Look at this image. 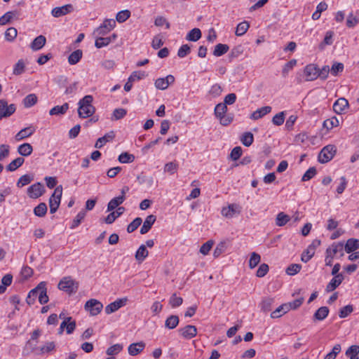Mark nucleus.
<instances>
[{
    "mask_svg": "<svg viewBox=\"0 0 359 359\" xmlns=\"http://www.w3.org/2000/svg\"><path fill=\"white\" fill-rule=\"evenodd\" d=\"M142 220L140 217H136L132 222H130L128 227L127 231L128 233H132L135 231L142 224Z\"/></svg>",
    "mask_w": 359,
    "mask_h": 359,
    "instance_id": "e2e57ef3",
    "label": "nucleus"
},
{
    "mask_svg": "<svg viewBox=\"0 0 359 359\" xmlns=\"http://www.w3.org/2000/svg\"><path fill=\"white\" fill-rule=\"evenodd\" d=\"M344 247V250L347 253H351L359 248V240L355 238H350L346 241V243Z\"/></svg>",
    "mask_w": 359,
    "mask_h": 359,
    "instance_id": "5701e85b",
    "label": "nucleus"
},
{
    "mask_svg": "<svg viewBox=\"0 0 359 359\" xmlns=\"http://www.w3.org/2000/svg\"><path fill=\"white\" fill-rule=\"evenodd\" d=\"M24 161L25 159L23 158L18 157L6 165V169L9 172H13L20 168L23 164Z\"/></svg>",
    "mask_w": 359,
    "mask_h": 359,
    "instance_id": "c756f323",
    "label": "nucleus"
},
{
    "mask_svg": "<svg viewBox=\"0 0 359 359\" xmlns=\"http://www.w3.org/2000/svg\"><path fill=\"white\" fill-rule=\"evenodd\" d=\"M69 109V104L65 103L62 106H55L49 111V114L50 116L53 115H63Z\"/></svg>",
    "mask_w": 359,
    "mask_h": 359,
    "instance_id": "bb28decb",
    "label": "nucleus"
},
{
    "mask_svg": "<svg viewBox=\"0 0 359 359\" xmlns=\"http://www.w3.org/2000/svg\"><path fill=\"white\" fill-rule=\"evenodd\" d=\"M359 346L352 345L346 351V355L349 356L350 359H359Z\"/></svg>",
    "mask_w": 359,
    "mask_h": 359,
    "instance_id": "79ce46f5",
    "label": "nucleus"
},
{
    "mask_svg": "<svg viewBox=\"0 0 359 359\" xmlns=\"http://www.w3.org/2000/svg\"><path fill=\"white\" fill-rule=\"evenodd\" d=\"M125 211L124 207H118L116 212H112L109 213L105 218L104 222L106 224H112L115 219L120 217Z\"/></svg>",
    "mask_w": 359,
    "mask_h": 359,
    "instance_id": "4be33fe9",
    "label": "nucleus"
},
{
    "mask_svg": "<svg viewBox=\"0 0 359 359\" xmlns=\"http://www.w3.org/2000/svg\"><path fill=\"white\" fill-rule=\"evenodd\" d=\"M180 334L185 339H190L194 337L197 334V329L194 325H188L179 329Z\"/></svg>",
    "mask_w": 359,
    "mask_h": 359,
    "instance_id": "9b49d317",
    "label": "nucleus"
},
{
    "mask_svg": "<svg viewBox=\"0 0 359 359\" xmlns=\"http://www.w3.org/2000/svg\"><path fill=\"white\" fill-rule=\"evenodd\" d=\"M33 180V177L29 175H22L18 181L17 182V187L21 188L28 184H29Z\"/></svg>",
    "mask_w": 359,
    "mask_h": 359,
    "instance_id": "de8ad7c7",
    "label": "nucleus"
},
{
    "mask_svg": "<svg viewBox=\"0 0 359 359\" xmlns=\"http://www.w3.org/2000/svg\"><path fill=\"white\" fill-rule=\"evenodd\" d=\"M329 309L327 306L320 307L313 315L314 320H323L329 314Z\"/></svg>",
    "mask_w": 359,
    "mask_h": 359,
    "instance_id": "393cba45",
    "label": "nucleus"
},
{
    "mask_svg": "<svg viewBox=\"0 0 359 359\" xmlns=\"http://www.w3.org/2000/svg\"><path fill=\"white\" fill-rule=\"evenodd\" d=\"M93 97L88 95L84 96L79 101L78 114L81 118L90 117L95 111V108L93 105Z\"/></svg>",
    "mask_w": 359,
    "mask_h": 359,
    "instance_id": "f257e3e1",
    "label": "nucleus"
},
{
    "mask_svg": "<svg viewBox=\"0 0 359 359\" xmlns=\"http://www.w3.org/2000/svg\"><path fill=\"white\" fill-rule=\"evenodd\" d=\"M95 46L97 48L108 46L111 42V37L95 36Z\"/></svg>",
    "mask_w": 359,
    "mask_h": 359,
    "instance_id": "e433bc0d",
    "label": "nucleus"
},
{
    "mask_svg": "<svg viewBox=\"0 0 359 359\" xmlns=\"http://www.w3.org/2000/svg\"><path fill=\"white\" fill-rule=\"evenodd\" d=\"M156 219V217L154 215H148L140 229V233L145 234L147 233L151 228L152 225L154 224Z\"/></svg>",
    "mask_w": 359,
    "mask_h": 359,
    "instance_id": "f3484780",
    "label": "nucleus"
},
{
    "mask_svg": "<svg viewBox=\"0 0 359 359\" xmlns=\"http://www.w3.org/2000/svg\"><path fill=\"white\" fill-rule=\"evenodd\" d=\"M289 311L288 306L286 304H283L279 306L276 310L271 312V318H278L281 317L285 313Z\"/></svg>",
    "mask_w": 359,
    "mask_h": 359,
    "instance_id": "7c9ffc66",
    "label": "nucleus"
},
{
    "mask_svg": "<svg viewBox=\"0 0 359 359\" xmlns=\"http://www.w3.org/2000/svg\"><path fill=\"white\" fill-rule=\"evenodd\" d=\"M25 69V63L22 59L19 60L13 67V74L14 75L22 74Z\"/></svg>",
    "mask_w": 359,
    "mask_h": 359,
    "instance_id": "37998d69",
    "label": "nucleus"
},
{
    "mask_svg": "<svg viewBox=\"0 0 359 359\" xmlns=\"http://www.w3.org/2000/svg\"><path fill=\"white\" fill-rule=\"evenodd\" d=\"M183 303V299L177 297L175 293L172 294L169 299V304L172 308H176L181 306Z\"/></svg>",
    "mask_w": 359,
    "mask_h": 359,
    "instance_id": "864d4df0",
    "label": "nucleus"
},
{
    "mask_svg": "<svg viewBox=\"0 0 359 359\" xmlns=\"http://www.w3.org/2000/svg\"><path fill=\"white\" fill-rule=\"evenodd\" d=\"M315 251L308 247L307 249L303 252L301 260L306 263L313 257Z\"/></svg>",
    "mask_w": 359,
    "mask_h": 359,
    "instance_id": "774afa93",
    "label": "nucleus"
},
{
    "mask_svg": "<svg viewBox=\"0 0 359 359\" xmlns=\"http://www.w3.org/2000/svg\"><path fill=\"white\" fill-rule=\"evenodd\" d=\"M82 55H83V52L81 50L77 49V50H74L69 55V56L68 57L69 63L72 65H76V63H78L80 61V60L82 57Z\"/></svg>",
    "mask_w": 359,
    "mask_h": 359,
    "instance_id": "473e14b6",
    "label": "nucleus"
},
{
    "mask_svg": "<svg viewBox=\"0 0 359 359\" xmlns=\"http://www.w3.org/2000/svg\"><path fill=\"white\" fill-rule=\"evenodd\" d=\"M122 350H123V346L120 344H116L109 347L106 351V353L108 355L112 356L114 355H117Z\"/></svg>",
    "mask_w": 359,
    "mask_h": 359,
    "instance_id": "8fccbe9b",
    "label": "nucleus"
},
{
    "mask_svg": "<svg viewBox=\"0 0 359 359\" xmlns=\"http://www.w3.org/2000/svg\"><path fill=\"white\" fill-rule=\"evenodd\" d=\"M271 109L272 108L270 106H265L257 109L250 115V118L253 120H258L266 114L270 113Z\"/></svg>",
    "mask_w": 359,
    "mask_h": 359,
    "instance_id": "a211bd4d",
    "label": "nucleus"
},
{
    "mask_svg": "<svg viewBox=\"0 0 359 359\" xmlns=\"http://www.w3.org/2000/svg\"><path fill=\"white\" fill-rule=\"evenodd\" d=\"M18 31L15 27H11L5 32V39L8 41H13L17 36Z\"/></svg>",
    "mask_w": 359,
    "mask_h": 359,
    "instance_id": "3c124183",
    "label": "nucleus"
},
{
    "mask_svg": "<svg viewBox=\"0 0 359 359\" xmlns=\"http://www.w3.org/2000/svg\"><path fill=\"white\" fill-rule=\"evenodd\" d=\"M62 194V185L57 186L51 196L49 198L50 212L51 214L55 213L60 204L61 197Z\"/></svg>",
    "mask_w": 359,
    "mask_h": 359,
    "instance_id": "7ed1b4c3",
    "label": "nucleus"
},
{
    "mask_svg": "<svg viewBox=\"0 0 359 359\" xmlns=\"http://www.w3.org/2000/svg\"><path fill=\"white\" fill-rule=\"evenodd\" d=\"M33 151L32 146L29 143H23L18 146V152L23 156H29Z\"/></svg>",
    "mask_w": 359,
    "mask_h": 359,
    "instance_id": "2f4dec72",
    "label": "nucleus"
},
{
    "mask_svg": "<svg viewBox=\"0 0 359 359\" xmlns=\"http://www.w3.org/2000/svg\"><path fill=\"white\" fill-rule=\"evenodd\" d=\"M250 25L247 21L240 22L236 27V35L238 36H243L246 33Z\"/></svg>",
    "mask_w": 359,
    "mask_h": 359,
    "instance_id": "a19ab883",
    "label": "nucleus"
},
{
    "mask_svg": "<svg viewBox=\"0 0 359 359\" xmlns=\"http://www.w3.org/2000/svg\"><path fill=\"white\" fill-rule=\"evenodd\" d=\"M84 309L93 316L98 315L103 309V304L95 299H90L84 305Z\"/></svg>",
    "mask_w": 359,
    "mask_h": 359,
    "instance_id": "423d86ee",
    "label": "nucleus"
},
{
    "mask_svg": "<svg viewBox=\"0 0 359 359\" xmlns=\"http://www.w3.org/2000/svg\"><path fill=\"white\" fill-rule=\"evenodd\" d=\"M290 220V217L283 212H279L276 217L275 223L278 226H283Z\"/></svg>",
    "mask_w": 359,
    "mask_h": 359,
    "instance_id": "cd10ccee",
    "label": "nucleus"
},
{
    "mask_svg": "<svg viewBox=\"0 0 359 359\" xmlns=\"http://www.w3.org/2000/svg\"><path fill=\"white\" fill-rule=\"evenodd\" d=\"M127 114V111L123 108L115 109L113 111L111 119L112 121H117L123 118Z\"/></svg>",
    "mask_w": 359,
    "mask_h": 359,
    "instance_id": "09e8293b",
    "label": "nucleus"
},
{
    "mask_svg": "<svg viewBox=\"0 0 359 359\" xmlns=\"http://www.w3.org/2000/svg\"><path fill=\"white\" fill-rule=\"evenodd\" d=\"M127 302L126 298L123 299H118L116 301L110 303L105 307V312L107 314H111L117 310H118L120 308L123 306Z\"/></svg>",
    "mask_w": 359,
    "mask_h": 359,
    "instance_id": "4468645a",
    "label": "nucleus"
},
{
    "mask_svg": "<svg viewBox=\"0 0 359 359\" xmlns=\"http://www.w3.org/2000/svg\"><path fill=\"white\" fill-rule=\"evenodd\" d=\"M201 37V30L198 28H194L188 33L186 39L190 41H197Z\"/></svg>",
    "mask_w": 359,
    "mask_h": 359,
    "instance_id": "c9c22d12",
    "label": "nucleus"
},
{
    "mask_svg": "<svg viewBox=\"0 0 359 359\" xmlns=\"http://www.w3.org/2000/svg\"><path fill=\"white\" fill-rule=\"evenodd\" d=\"M47 212V205L45 203H40L34 209V213L36 216L42 217L46 215Z\"/></svg>",
    "mask_w": 359,
    "mask_h": 359,
    "instance_id": "ea45409f",
    "label": "nucleus"
},
{
    "mask_svg": "<svg viewBox=\"0 0 359 359\" xmlns=\"http://www.w3.org/2000/svg\"><path fill=\"white\" fill-rule=\"evenodd\" d=\"M341 349L339 344H335L332 348V351L328 353L324 358V359H335L337 354L340 353Z\"/></svg>",
    "mask_w": 359,
    "mask_h": 359,
    "instance_id": "338daca9",
    "label": "nucleus"
},
{
    "mask_svg": "<svg viewBox=\"0 0 359 359\" xmlns=\"http://www.w3.org/2000/svg\"><path fill=\"white\" fill-rule=\"evenodd\" d=\"M261 257L259 254L256 252H252L251 254L250 260H249V266L250 269H254L256 267L258 264L260 262Z\"/></svg>",
    "mask_w": 359,
    "mask_h": 359,
    "instance_id": "0e129e2a",
    "label": "nucleus"
},
{
    "mask_svg": "<svg viewBox=\"0 0 359 359\" xmlns=\"http://www.w3.org/2000/svg\"><path fill=\"white\" fill-rule=\"evenodd\" d=\"M118 160L121 163H132L135 160V156L127 152H123L119 155Z\"/></svg>",
    "mask_w": 359,
    "mask_h": 359,
    "instance_id": "a18cd8bd",
    "label": "nucleus"
},
{
    "mask_svg": "<svg viewBox=\"0 0 359 359\" xmlns=\"http://www.w3.org/2000/svg\"><path fill=\"white\" fill-rule=\"evenodd\" d=\"M285 111H280L276 114L272 118V123L273 125L279 126H281L285 121Z\"/></svg>",
    "mask_w": 359,
    "mask_h": 359,
    "instance_id": "13d9d810",
    "label": "nucleus"
},
{
    "mask_svg": "<svg viewBox=\"0 0 359 359\" xmlns=\"http://www.w3.org/2000/svg\"><path fill=\"white\" fill-rule=\"evenodd\" d=\"M240 140L244 146L250 147L254 141V136L252 133L245 132L242 135Z\"/></svg>",
    "mask_w": 359,
    "mask_h": 359,
    "instance_id": "58836bf2",
    "label": "nucleus"
},
{
    "mask_svg": "<svg viewBox=\"0 0 359 359\" xmlns=\"http://www.w3.org/2000/svg\"><path fill=\"white\" fill-rule=\"evenodd\" d=\"M337 126H339V120L335 116L326 119L323 122V127L327 128V130H331Z\"/></svg>",
    "mask_w": 359,
    "mask_h": 359,
    "instance_id": "603ef678",
    "label": "nucleus"
},
{
    "mask_svg": "<svg viewBox=\"0 0 359 359\" xmlns=\"http://www.w3.org/2000/svg\"><path fill=\"white\" fill-rule=\"evenodd\" d=\"M130 17V11L128 10H123L119 11L116 16V20L121 23L126 21Z\"/></svg>",
    "mask_w": 359,
    "mask_h": 359,
    "instance_id": "4d7b16f0",
    "label": "nucleus"
},
{
    "mask_svg": "<svg viewBox=\"0 0 359 359\" xmlns=\"http://www.w3.org/2000/svg\"><path fill=\"white\" fill-rule=\"evenodd\" d=\"M114 137L115 133L111 130L106 133L103 137L98 138L95 144V147L97 149H101L107 142L114 140Z\"/></svg>",
    "mask_w": 359,
    "mask_h": 359,
    "instance_id": "dca6fc26",
    "label": "nucleus"
},
{
    "mask_svg": "<svg viewBox=\"0 0 359 359\" xmlns=\"http://www.w3.org/2000/svg\"><path fill=\"white\" fill-rule=\"evenodd\" d=\"M144 346L145 344L142 341L131 344L128 348V353L133 356L137 355L143 351Z\"/></svg>",
    "mask_w": 359,
    "mask_h": 359,
    "instance_id": "412c9836",
    "label": "nucleus"
},
{
    "mask_svg": "<svg viewBox=\"0 0 359 359\" xmlns=\"http://www.w3.org/2000/svg\"><path fill=\"white\" fill-rule=\"evenodd\" d=\"M125 199V196H119L112 198L107 205V211H111L115 208H118L119 205L123 203Z\"/></svg>",
    "mask_w": 359,
    "mask_h": 359,
    "instance_id": "b1692460",
    "label": "nucleus"
},
{
    "mask_svg": "<svg viewBox=\"0 0 359 359\" xmlns=\"http://www.w3.org/2000/svg\"><path fill=\"white\" fill-rule=\"evenodd\" d=\"M55 345L53 341H48L43 346L40 347L39 351L36 353L38 354H43L46 353H49L55 349Z\"/></svg>",
    "mask_w": 359,
    "mask_h": 359,
    "instance_id": "6e6d98bb",
    "label": "nucleus"
},
{
    "mask_svg": "<svg viewBox=\"0 0 359 359\" xmlns=\"http://www.w3.org/2000/svg\"><path fill=\"white\" fill-rule=\"evenodd\" d=\"M41 287L39 291V302L41 304H45L49 300L48 296L47 295V288L46 285H43Z\"/></svg>",
    "mask_w": 359,
    "mask_h": 359,
    "instance_id": "680f3d73",
    "label": "nucleus"
},
{
    "mask_svg": "<svg viewBox=\"0 0 359 359\" xmlns=\"http://www.w3.org/2000/svg\"><path fill=\"white\" fill-rule=\"evenodd\" d=\"M73 10L74 7L72 4H66L60 7L54 8L51 11V14L55 18H59L72 12Z\"/></svg>",
    "mask_w": 359,
    "mask_h": 359,
    "instance_id": "ddd939ff",
    "label": "nucleus"
},
{
    "mask_svg": "<svg viewBox=\"0 0 359 359\" xmlns=\"http://www.w3.org/2000/svg\"><path fill=\"white\" fill-rule=\"evenodd\" d=\"M35 132V128L32 126L27 127L20 130L15 136L17 141H20L29 136Z\"/></svg>",
    "mask_w": 359,
    "mask_h": 359,
    "instance_id": "6ab92c4d",
    "label": "nucleus"
},
{
    "mask_svg": "<svg viewBox=\"0 0 359 359\" xmlns=\"http://www.w3.org/2000/svg\"><path fill=\"white\" fill-rule=\"evenodd\" d=\"M329 248L332 251V253L335 254V255L337 253L340 254V257H343L344 255V244L342 243H333Z\"/></svg>",
    "mask_w": 359,
    "mask_h": 359,
    "instance_id": "bf43d9fd",
    "label": "nucleus"
},
{
    "mask_svg": "<svg viewBox=\"0 0 359 359\" xmlns=\"http://www.w3.org/2000/svg\"><path fill=\"white\" fill-rule=\"evenodd\" d=\"M336 152V147L333 144H328L324 147L318 154V161L321 163L329 162L333 158Z\"/></svg>",
    "mask_w": 359,
    "mask_h": 359,
    "instance_id": "20e7f679",
    "label": "nucleus"
},
{
    "mask_svg": "<svg viewBox=\"0 0 359 359\" xmlns=\"http://www.w3.org/2000/svg\"><path fill=\"white\" fill-rule=\"evenodd\" d=\"M15 110L16 107L14 104L8 105L6 100H0V119L4 117H9Z\"/></svg>",
    "mask_w": 359,
    "mask_h": 359,
    "instance_id": "0eeeda50",
    "label": "nucleus"
},
{
    "mask_svg": "<svg viewBox=\"0 0 359 359\" xmlns=\"http://www.w3.org/2000/svg\"><path fill=\"white\" fill-rule=\"evenodd\" d=\"M137 179L140 184H146L149 187H151L154 185V178L151 176L147 177L144 175H140L137 176Z\"/></svg>",
    "mask_w": 359,
    "mask_h": 359,
    "instance_id": "49530a36",
    "label": "nucleus"
},
{
    "mask_svg": "<svg viewBox=\"0 0 359 359\" xmlns=\"http://www.w3.org/2000/svg\"><path fill=\"white\" fill-rule=\"evenodd\" d=\"M302 266L299 264H292L286 269V273L289 276H294L299 273Z\"/></svg>",
    "mask_w": 359,
    "mask_h": 359,
    "instance_id": "69168bd1",
    "label": "nucleus"
},
{
    "mask_svg": "<svg viewBox=\"0 0 359 359\" xmlns=\"http://www.w3.org/2000/svg\"><path fill=\"white\" fill-rule=\"evenodd\" d=\"M297 65V60L295 59H292L290 61H289L288 62H287L283 68V70H282V75H283V77L285 78L289 72Z\"/></svg>",
    "mask_w": 359,
    "mask_h": 359,
    "instance_id": "5fc2aeb1",
    "label": "nucleus"
},
{
    "mask_svg": "<svg viewBox=\"0 0 359 359\" xmlns=\"http://www.w3.org/2000/svg\"><path fill=\"white\" fill-rule=\"evenodd\" d=\"M237 205L235 204H231L228 207L223 208L222 210V214L226 217H232L236 211Z\"/></svg>",
    "mask_w": 359,
    "mask_h": 359,
    "instance_id": "4c0bfd02",
    "label": "nucleus"
},
{
    "mask_svg": "<svg viewBox=\"0 0 359 359\" xmlns=\"http://www.w3.org/2000/svg\"><path fill=\"white\" fill-rule=\"evenodd\" d=\"M43 285H46V283L42 281L39 283L36 287L29 291L26 299V302L29 305L33 304L35 302L36 298H39V291L42 288L41 287Z\"/></svg>",
    "mask_w": 359,
    "mask_h": 359,
    "instance_id": "9d476101",
    "label": "nucleus"
},
{
    "mask_svg": "<svg viewBox=\"0 0 359 359\" xmlns=\"http://www.w3.org/2000/svg\"><path fill=\"white\" fill-rule=\"evenodd\" d=\"M344 277L343 274L334 276L330 283L327 285L325 290L327 292H331L338 287L344 280Z\"/></svg>",
    "mask_w": 359,
    "mask_h": 359,
    "instance_id": "2eb2a0df",
    "label": "nucleus"
},
{
    "mask_svg": "<svg viewBox=\"0 0 359 359\" xmlns=\"http://www.w3.org/2000/svg\"><path fill=\"white\" fill-rule=\"evenodd\" d=\"M353 311V307L352 305L348 304L342 308H341L339 311V316L340 318H346L349 314H351Z\"/></svg>",
    "mask_w": 359,
    "mask_h": 359,
    "instance_id": "052dcab7",
    "label": "nucleus"
},
{
    "mask_svg": "<svg viewBox=\"0 0 359 359\" xmlns=\"http://www.w3.org/2000/svg\"><path fill=\"white\" fill-rule=\"evenodd\" d=\"M37 102V97L35 94H29L23 100V104L25 107H31Z\"/></svg>",
    "mask_w": 359,
    "mask_h": 359,
    "instance_id": "c03bdc74",
    "label": "nucleus"
},
{
    "mask_svg": "<svg viewBox=\"0 0 359 359\" xmlns=\"http://www.w3.org/2000/svg\"><path fill=\"white\" fill-rule=\"evenodd\" d=\"M45 189L43 185L37 182L31 185L27 189V194L32 198H38L44 193Z\"/></svg>",
    "mask_w": 359,
    "mask_h": 359,
    "instance_id": "6e6552de",
    "label": "nucleus"
},
{
    "mask_svg": "<svg viewBox=\"0 0 359 359\" xmlns=\"http://www.w3.org/2000/svg\"><path fill=\"white\" fill-rule=\"evenodd\" d=\"M274 303V299L272 297H264L260 303L261 311L266 313L271 310L272 305Z\"/></svg>",
    "mask_w": 359,
    "mask_h": 359,
    "instance_id": "a878e982",
    "label": "nucleus"
},
{
    "mask_svg": "<svg viewBox=\"0 0 359 359\" xmlns=\"http://www.w3.org/2000/svg\"><path fill=\"white\" fill-rule=\"evenodd\" d=\"M348 102L344 97L339 98L333 104V110L338 114L345 113L348 108Z\"/></svg>",
    "mask_w": 359,
    "mask_h": 359,
    "instance_id": "f8f14e48",
    "label": "nucleus"
},
{
    "mask_svg": "<svg viewBox=\"0 0 359 359\" xmlns=\"http://www.w3.org/2000/svg\"><path fill=\"white\" fill-rule=\"evenodd\" d=\"M226 111L227 107L223 102L217 104L215 107V114L223 126H227L232 121L231 117L226 116Z\"/></svg>",
    "mask_w": 359,
    "mask_h": 359,
    "instance_id": "39448f33",
    "label": "nucleus"
},
{
    "mask_svg": "<svg viewBox=\"0 0 359 359\" xmlns=\"http://www.w3.org/2000/svg\"><path fill=\"white\" fill-rule=\"evenodd\" d=\"M179 317L176 315H171L167 318L165 321V327L168 329L172 330L179 324Z\"/></svg>",
    "mask_w": 359,
    "mask_h": 359,
    "instance_id": "c85d7f7f",
    "label": "nucleus"
},
{
    "mask_svg": "<svg viewBox=\"0 0 359 359\" xmlns=\"http://www.w3.org/2000/svg\"><path fill=\"white\" fill-rule=\"evenodd\" d=\"M46 43V39L43 35H39L36 37L31 43L30 48L33 50H39L41 49Z\"/></svg>",
    "mask_w": 359,
    "mask_h": 359,
    "instance_id": "aec40b11",
    "label": "nucleus"
},
{
    "mask_svg": "<svg viewBox=\"0 0 359 359\" xmlns=\"http://www.w3.org/2000/svg\"><path fill=\"white\" fill-rule=\"evenodd\" d=\"M304 74L306 76V81H310L316 79L318 77V67L314 64H309L304 68Z\"/></svg>",
    "mask_w": 359,
    "mask_h": 359,
    "instance_id": "1a4fd4ad",
    "label": "nucleus"
},
{
    "mask_svg": "<svg viewBox=\"0 0 359 359\" xmlns=\"http://www.w3.org/2000/svg\"><path fill=\"white\" fill-rule=\"evenodd\" d=\"M229 47L226 44L218 43L215 46L213 55L216 57H219L224 55L229 50Z\"/></svg>",
    "mask_w": 359,
    "mask_h": 359,
    "instance_id": "f704fd0d",
    "label": "nucleus"
},
{
    "mask_svg": "<svg viewBox=\"0 0 359 359\" xmlns=\"http://www.w3.org/2000/svg\"><path fill=\"white\" fill-rule=\"evenodd\" d=\"M149 252L144 245H141L135 253V259L138 262H142L148 256Z\"/></svg>",
    "mask_w": 359,
    "mask_h": 359,
    "instance_id": "72a5a7b5",
    "label": "nucleus"
},
{
    "mask_svg": "<svg viewBox=\"0 0 359 359\" xmlns=\"http://www.w3.org/2000/svg\"><path fill=\"white\" fill-rule=\"evenodd\" d=\"M57 287L69 294H75L79 289V282L71 276H65L60 280Z\"/></svg>",
    "mask_w": 359,
    "mask_h": 359,
    "instance_id": "f03ea898",
    "label": "nucleus"
}]
</instances>
